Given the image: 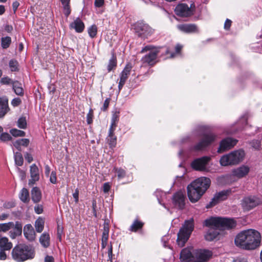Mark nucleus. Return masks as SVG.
<instances>
[{
  "label": "nucleus",
  "mask_w": 262,
  "mask_h": 262,
  "mask_svg": "<svg viewBox=\"0 0 262 262\" xmlns=\"http://www.w3.org/2000/svg\"><path fill=\"white\" fill-rule=\"evenodd\" d=\"M24 234L29 241H33L35 238V233L31 224H27L24 227Z\"/></svg>",
  "instance_id": "obj_20"
},
{
  "label": "nucleus",
  "mask_w": 262,
  "mask_h": 262,
  "mask_svg": "<svg viewBox=\"0 0 262 262\" xmlns=\"http://www.w3.org/2000/svg\"><path fill=\"white\" fill-rule=\"evenodd\" d=\"M109 231V224L108 222H106V220H105L103 224V229L102 234H108Z\"/></svg>",
  "instance_id": "obj_46"
},
{
  "label": "nucleus",
  "mask_w": 262,
  "mask_h": 262,
  "mask_svg": "<svg viewBox=\"0 0 262 262\" xmlns=\"http://www.w3.org/2000/svg\"><path fill=\"white\" fill-rule=\"evenodd\" d=\"M45 220L43 218L39 217L35 222V228L36 231L41 233L44 228Z\"/></svg>",
  "instance_id": "obj_31"
},
{
  "label": "nucleus",
  "mask_w": 262,
  "mask_h": 262,
  "mask_svg": "<svg viewBox=\"0 0 262 262\" xmlns=\"http://www.w3.org/2000/svg\"><path fill=\"white\" fill-rule=\"evenodd\" d=\"M110 189V185L108 183H105L103 186V190L106 193L108 192Z\"/></svg>",
  "instance_id": "obj_60"
},
{
  "label": "nucleus",
  "mask_w": 262,
  "mask_h": 262,
  "mask_svg": "<svg viewBox=\"0 0 262 262\" xmlns=\"http://www.w3.org/2000/svg\"><path fill=\"white\" fill-rule=\"evenodd\" d=\"M19 199L24 203L29 202V193L28 190L26 188H23L19 193Z\"/></svg>",
  "instance_id": "obj_34"
},
{
  "label": "nucleus",
  "mask_w": 262,
  "mask_h": 262,
  "mask_svg": "<svg viewBox=\"0 0 262 262\" xmlns=\"http://www.w3.org/2000/svg\"><path fill=\"white\" fill-rule=\"evenodd\" d=\"M30 172L31 179L29 180V184L30 185L34 184L39 179V169L35 164H33L30 166Z\"/></svg>",
  "instance_id": "obj_19"
},
{
  "label": "nucleus",
  "mask_w": 262,
  "mask_h": 262,
  "mask_svg": "<svg viewBox=\"0 0 262 262\" xmlns=\"http://www.w3.org/2000/svg\"><path fill=\"white\" fill-rule=\"evenodd\" d=\"M117 66V60L116 57L113 55L111 58L109 60V62L107 66L108 72H111L114 69L116 68Z\"/></svg>",
  "instance_id": "obj_36"
},
{
  "label": "nucleus",
  "mask_w": 262,
  "mask_h": 262,
  "mask_svg": "<svg viewBox=\"0 0 262 262\" xmlns=\"http://www.w3.org/2000/svg\"><path fill=\"white\" fill-rule=\"evenodd\" d=\"M11 139V136L8 133H3L0 137V139L3 141H8Z\"/></svg>",
  "instance_id": "obj_47"
},
{
  "label": "nucleus",
  "mask_w": 262,
  "mask_h": 262,
  "mask_svg": "<svg viewBox=\"0 0 262 262\" xmlns=\"http://www.w3.org/2000/svg\"><path fill=\"white\" fill-rule=\"evenodd\" d=\"M146 51H149V53L142 58V61L143 63H147L150 66L154 65L157 62V56L159 52V50L152 46H147L142 49L141 52L143 53Z\"/></svg>",
  "instance_id": "obj_7"
},
{
  "label": "nucleus",
  "mask_w": 262,
  "mask_h": 262,
  "mask_svg": "<svg viewBox=\"0 0 262 262\" xmlns=\"http://www.w3.org/2000/svg\"><path fill=\"white\" fill-rule=\"evenodd\" d=\"M249 171V169L248 167L243 166L234 169L233 171V174L238 178H242L248 174Z\"/></svg>",
  "instance_id": "obj_24"
},
{
  "label": "nucleus",
  "mask_w": 262,
  "mask_h": 262,
  "mask_svg": "<svg viewBox=\"0 0 262 262\" xmlns=\"http://www.w3.org/2000/svg\"><path fill=\"white\" fill-rule=\"evenodd\" d=\"M119 119V113L118 112H116L115 113H114L113 114L111 120L114 121L118 122Z\"/></svg>",
  "instance_id": "obj_55"
},
{
  "label": "nucleus",
  "mask_w": 262,
  "mask_h": 262,
  "mask_svg": "<svg viewBox=\"0 0 262 262\" xmlns=\"http://www.w3.org/2000/svg\"><path fill=\"white\" fill-rule=\"evenodd\" d=\"M261 238V235L258 231L249 229L239 232L235 237L234 243L241 249L251 250L260 246Z\"/></svg>",
  "instance_id": "obj_2"
},
{
  "label": "nucleus",
  "mask_w": 262,
  "mask_h": 262,
  "mask_svg": "<svg viewBox=\"0 0 262 262\" xmlns=\"http://www.w3.org/2000/svg\"><path fill=\"white\" fill-rule=\"evenodd\" d=\"M107 142L110 145V148H114L117 144V137L114 135V132L112 134L108 132V136L107 138Z\"/></svg>",
  "instance_id": "obj_33"
},
{
  "label": "nucleus",
  "mask_w": 262,
  "mask_h": 262,
  "mask_svg": "<svg viewBox=\"0 0 262 262\" xmlns=\"http://www.w3.org/2000/svg\"><path fill=\"white\" fill-rule=\"evenodd\" d=\"M50 181L51 183L53 184H56L57 182V179H56V172L55 171H52L50 178Z\"/></svg>",
  "instance_id": "obj_51"
},
{
  "label": "nucleus",
  "mask_w": 262,
  "mask_h": 262,
  "mask_svg": "<svg viewBox=\"0 0 262 262\" xmlns=\"http://www.w3.org/2000/svg\"><path fill=\"white\" fill-rule=\"evenodd\" d=\"M34 255V249L31 245H17L12 251L13 258L18 262H22L27 259H32Z\"/></svg>",
  "instance_id": "obj_4"
},
{
  "label": "nucleus",
  "mask_w": 262,
  "mask_h": 262,
  "mask_svg": "<svg viewBox=\"0 0 262 262\" xmlns=\"http://www.w3.org/2000/svg\"><path fill=\"white\" fill-rule=\"evenodd\" d=\"M25 158L29 163H31L33 160L32 155L28 152L26 153V154L25 155Z\"/></svg>",
  "instance_id": "obj_59"
},
{
  "label": "nucleus",
  "mask_w": 262,
  "mask_h": 262,
  "mask_svg": "<svg viewBox=\"0 0 262 262\" xmlns=\"http://www.w3.org/2000/svg\"><path fill=\"white\" fill-rule=\"evenodd\" d=\"M169 236L168 235H165L162 237V238L161 239V241L163 243L164 247H167L166 243H167V241L169 240Z\"/></svg>",
  "instance_id": "obj_58"
},
{
  "label": "nucleus",
  "mask_w": 262,
  "mask_h": 262,
  "mask_svg": "<svg viewBox=\"0 0 262 262\" xmlns=\"http://www.w3.org/2000/svg\"><path fill=\"white\" fill-rule=\"evenodd\" d=\"M230 191V190H226L216 193L209 204L207 205L206 207L207 208H210L217 204L219 202L226 200Z\"/></svg>",
  "instance_id": "obj_17"
},
{
  "label": "nucleus",
  "mask_w": 262,
  "mask_h": 262,
  "mask_svg": "<svg viewBox=\"0 0 262 262\" xmlns=\"http://www.w3.org/2000/svg\"><path fill=\"white\" fill-rule=\"evenodd\" d=\"M104 0H95L94 5L96 7H101L104 5Z\"/></svg>",
  "instance_id": "obj_54"
},
{
  "label": "nucleus",
  "mask_w": 262,
  "mask_h": 262,
  "mask_svg": "<svg viewBox=\"0 0 262 262\" xmlns=\"http://www.w3.org/2000/svg\"><path fill=\"white\" fill-rule=\"evenodd\" d=\"M155 195L156 196L158 202L160 204H161L160 199L162 198L163 196H165V193L161 190L157 189L155 192Z\"/></svg>",
  "instance_id": "obj_45"
},
{
  "label": "nucleus",
  "mask_w": 262,
  "mask_h": 262,
  "mask_svg": "<svg viewBox=\"0 0 262 262\" xmlns=\"http://www.w3.org/2000/svg\"><path fill=\"white\" fill-rule=\"evenodd\" d=\"M11 42L10 37L6 36L2 37L1 39V46L3 49H7Z\"/></svg>",
  "instance_id": "obj_39"
},
{
  "label": "nucleus",
  "mask_w": 262,
  "mask_h": 262,
  "mask_svg": "<svg viewBox=\"0 0 262 262\" xmlns=\"http://www.w3.org/2000/svg\"><path fill=\"white\" fill-rule=\"evenodd\" d=\"M113 171L117 173V177L119 179L124 178L126 176V172L124 169L121 168H117L114 167Z\"/></svg>",
  "instance_id": "obj_35"
},
{
  "label": "nucleus",
  "mask_w": 262,
  "mask_h": 262,
  "mask_svg": "<svg viewBox=\"0 0 262 262\" xmlns=\"http://www.w3.org/2000/svg\"><path fill=\"white\" fill-rule=\"evenodd\" d=\"M29 140L26 138L21 139L13 142V145L18 150H20V146H27L29 144Z\"/></svg>",
  "instance_id": "obj_32"
},
{
  "label": "nucleus",
  "mask_w": 262,
  "mask_h": 262,
  "mask_svg": "<svg viewBox=\"0 0 262 262\" xmlns=\"http://www.w3.org/2000/svg\"><path fill=\"white\" fill-rule=\"evenodd\" d=\"M194 229V221L192 219L185 221L178 233L177 242L178 245L182 247L187 242Z\"/></svg>",
  "instance_id": "obj_5"
},
{
  "label": "nucleus",
  "mask_w": 262,
  "mask_h": 262,
  "mask_svg": "<svg viewBox=\"0 0 262 262\" xmlns=\"http://www.w3.org/2000/svg\"><path fill=\"white\" fill-rule=\"evenodd\" d=\"M210 160V158L204 156L194 160L191 163L192 168L197 171H204L207 170V166Z\"/></svg>",
  "instance_id": "obj_11"
},
{
  "label": "nucleus",
  "mask_w": 262,
  "mask_h": 262,
  "mask_svg": "<svg viewBox=\"0 0 262 262\" xmlns=\"http://www.w3.org/2000/svg\"><path fill=\"white\" fill-rule=\"evenodd\" d=\"M192 6H194V4H191L190 7H189L185 4H179L174 9L175 13L181 17L189 16L193 14V10L191 9Z\"/></svg>",
  "instance_id": "obj_15"
},
{
  "label": "nucleus",
  "mask_w": 262,
  "mask_h": 262,
  "mask_svg": "<svg viewBox=\"0 0 262 262\" xmlns=\"http://www.w3.org/2000/svg\"><path fill=\"white\" fill-rule=\"evenodd\" d=\"M13 231H11L10 232V237L14 239L16 236H19L21 234L22 232V225L18 222H16Z\"/></svg>",
  "instance_id": "obj_28"
},
{
  "label": "nucleus",
  "mask_w": 262,
  "mask_h": 262,
  "mask_svg": "<svg viewBox=\"0 0 262 262\" xmlns=\"http://www.w3.org/2000/svg\"><path fill=\"white\" fill-rule=\"evenodd\" d=\"M9 66L12 72L18 71V63L17 60L11 59L10 60Z\"/></svg>",
  "instance_id": "obj_40"
},
{
  "label": "nucleus",
  "mask_w": 262,
  "mask_h": 262,
  "mask_svg": "<svg viewBox=\"0 0 262 262\" xmlns=\"http://www.w3.org/2000/svg\"><path fill=\"white\" fill-rule=\"evenodd\" d=\"M17 126L19 128L21 129H25L27 127V121L26 117H21L18 119L17 122Z\"/></svg>",
  "instance_id": "obj_41"
},
{
  "label": "nucleus",
  "mask_w": 262,
  "mask_h": 262,
  "mask_svg": "<svg viewBox=\"0 0 262 262\" xmlns=\"http://www.w3.org/2000/svg\"><path fill=\"white\" fill-rule=\"evenodd\" d=\"M31 198L33 202L35 203L39 202L41 199V193L39 189L34 187L31 190Z\"/></svg>",
  "instance_id": "obj_27"
},
{
  "label": "nucleus",
  "mask_w": 262,
  "mask_h": 262,
  "mask_svg": "<svg viewBox=\"0 0 262 262\" xmlns=\"http://www.w3.org/2000/svg\"><path fill=\"white\" fill-rule=\"evenodd\" d=\"M70 27L71 28L75 29L77 32L81 33L84 30V25L79 18H77L70 24Z\"/></svg>",
  "instance_id": "obj_23"
},
{
  "label": "nucleus",
  "mask_w": 262,
  "mask_h": 262,
  "mask_svg": "<svg viewBox=\"0 0 262 262\" xmlns=\"http://www.w3.org/2000/svg\"><path fill=\"white\" fill-rule=\"evenodd\" d=\"M203 225L209 228L205 235V239L212 241L220 235L219 230L234 228L236 226V222L233 219L211 216L204 221Z\"/></svg>",
  "instance_id": "obj_1"
},
{
  "label": "nucleus",
  "mask_w": 262,
  "mask_h": 262,
  "mask_svg": "<svg viewBox=\"0 0 262 262\" xmlns=\"http://www.w3.org/2000/svg\"><path fill=\"white\" fill-rule=\"evenodd\" d=\"M132 69V64L130 63L127 64L120 74V80L126 82L130 74Z\"/></svg>",
  "instance_id": "obj_25"
},
{
  "label": "nucleus",
  "mask_w": 262,
  "mask_h": 262,
  "mask_svg": "<svg viewBox=\"0 0 262 262\" xmlns=\"http://www.w3.org/2000/svg\"><path fill=\"white\" fill-rule=\"evenodd\" d=\"M50 235L48 233L44 232L39 237V242L42 247L47 248L50 246Z\"/></svg>",
  "instance_id": "obj_29"
},
{
  "label": "nucleus",
  "mask_w": 262,
  "mask_h": 262,
  "mask_svg": "<svg viewBox=\"0 0 262 262\" xmlns=\"http://www.w3.org/2000/svg\"><path fill=\"white\" fill-rule=\"evenodd\" d=\"M34 210L36 213L39 214L43 212V207L41 205H37L34 207Z\"/></svg>",
  "instance_id": "obj_49"
},
{
  "label": "nucleus",
  "mask_w": 262,
  "mask_h": 262,
  "mask_svg": "<svg viewBox=\"0 0 262 262\" xmlns=\"http://www.w3.org/2000/svg\"><path fill=\"white\" fill-rule=\"evenodd\" d=\"M186 196L183 192H176L172 196V203L174 207L179 209H183L185 205Z\"/></svg>",
  "instance_id": "obj_14"
},
{
  "label": "nucleus",
  "mask_w": 262,
  "mask_h": 262,
  "mask_svg": "<svg viewBox=\"0 0 262 262\" xmlns=\"http://www.w3.org/2000/svg\"><path fill=\"white\" fill-rule=\"evenodd\" d=\"M210 180L206 177H200L187 186V194L192 203L197 202L210 185Z\"/></svg>",
  "instance_id": "obj_3"
},
{
  "label": "nucleus",
  "mask_w": 262,
  "mask_h": 262,
  "mask_svg": "<svg viewBox=\"0 0 262 262\" xmlns=\"http://www.w3.org/2000/svg\"><path fill=\"white\" fill-rule=\"evenodd\" d=\"M194 251L191 252L189 249H183L180 254V259L186 262H193L194 259Z\"/></svg>",
  "instance_id": "obj_21"
},
{
  "label": "nucleus",
  "mask_w": 262,
  "mask_h": 262,
  "mask_svg": "<svg viewBox=\"0 0 262 262\" xmlns=\"http://www.w3.org/2000/svg\"><path fill=\"white\" fill-rule=\"evenodd\" d=\"M21 103V100L19 98H14L11 101V104L14 107L18 106Z\"/></svg>",
  "instance_id": "obj_48"
},
{
  "label": "nucleus",
  "mask_w": 262,
  "mask_h": 262,
  "mask_svg": "<svg viewBox=\"0 0 262 262\" xmlns=\"http://www.w3.org/2000/svg\"><path fill=\"white\" fill-rule=\"evenodd\" d=\"M237 142L236 139L230 137L223 139L220 142L217 152L221 153L231 149L236 145Z\"/></svg>",
  "instance_id": "obj_16"
},
{
  "label": "nucleus",
  "mask_w": 262,
  "mask_h": 262,
  "mask_svg": "<svg viewBox=\"0 0 262 262\" xmlns=\"http://www.w3.org/2000/svg\"><path fill=\"white\" fill-rule=\"evenodd\" d=\"M9 110L8 99L0 98V118H3Z\"/></svg>",
  "instance_id": "obj_22"
},
{
  "label": "nucleus",
  "mask_w": 262,
  "mask_h": 262,
  "mask_svg": "<svg viewBox=\"0 0 262 262\" xmlns=\"http://www.w3.org/2000/svg\"><path fill=\"white\" fill-rule=\"evenodd\" d=\"M62 233V229L60 228L59 226L57 228V236L59 240H61V234Z\"/></svg>",
  "instance_id": "obj_63"
},
{
  "label": "nucleus",
  "mask_w": 262,
  "mask_h": 262,
  "mask_svg": "<svg viewBox=\"0 0 262 262\" xmlns=\"http://www.w3.org/2000/svg\"><path fill=\"white\" fill-rule=\"evenodd\" d=\"M17 170L19 173V177L20 178L21 180H23L26 178V172L25 171L20 169L19 168H17Z\"/></svg>",
  "instance_id": "obj_56"
},
{
  "label": "nucleus",
  "mask_w": 262,
  "mask_h": 262,
  "mask_svg": "<svg viewBox=\"0 0 262 262\" xmlns=\"http://www.w3.org/2000/svg\"><path fill=\"white\" fill-rule=\"evenodd\" d=\"M73 196L75 199V203H78L79 201V190L77 188L73 193Z\"/></svg>",
  "instance_id": "obj_57"
},
{
  "label": "nucleus",
  "mask_w": 262,
  "mask_h": 262,
  "mask_svg": "<svg viewBox=\"0 0 262 262\" xmlns=\"http://www.w3.org/2000/svg\"><path fill=\"white\" fill-rule=\"evenodd\" d=\"M14 224L13 222L0 224V232H6L13 228Z\"/></svg>",
  "instance_id": "obj_37"
},
{
  "label": "nucleus",
  "mask_w": 262,
  "mask_h": 262,
  "mask_svg": "<svg viewBox=\"0 0 262 262\" xmlns=\"http://www.w3.org/2000/svg\"><path fill=\"white\" fill-rule=\"evenodd\" d=\"M5 250H0V259L1 260H5L7 257L6 254L5 252Z\"/></svg>",
  "instance_id": "obj_62"
},
{
  "label": "nucleus",
  "mask_w": 262,
  "mask_h": 262,
  "mask_svg": "<svg viewBox=\"0 0 262 262\" xmlns=\"http://www.w3.org/2000/svg\"><path fill=\"white\" fill-rule=\"evenodd\" d=\"M63 7L64 10V14L67 17H68L71 13L70 4L63 5Z\"/></svg>",
  "instance_id": "obj_50"
},
{
  "label": "nucleus",
  "mask_w": 262,
  "mask_h": 262,
  "mask_svg": "<svg viewBox=\"0 0 262 262\" xmlns=\"http://www.w3.org/2000/svg\"><path fill=\"white\" fill-rule=\"evenodd\" d=\"M215 138L216 136L212 132L206 131L203 134L202 139L192 148V150L196 151L202 150L211 144Z\"/></svg>",
  "instance_id": "obj_8"
},
{
  "label": "nucleus",
  "mask_w": 262,
  "mask_h": 262,
  "mask_svg": "<svg viewBox=\"0 0 262 262\" xmlns=\"http://www.w3.org/2000/svg\"><path fill=\"white\" fill-rule=\"evenodd\" d=\"M110 101V98H106L103 103V106L101 108V110L103 111H105L107 110V107H108L109 103Z\"/></svg>",
  "instance_id": "obj_53"
},
{
  "label": "nucleus",
  "mask_w": 262,
  "mask_h": 262,
  "mask_svg": "<svg viewBox=\"0 0 262 262\" xmlns=\"http://www.w3.org/2000/svg\"><path fill=\"white\" fill-rule=\"evenodd\" d=\"M10 133L14 137H24L25 136V133L16 128H13L10 130Z\"/></svg>",
  "instance_id": "obj_43"
},
{
  "label": "nucleus",
  "mask_w": 262,
  "mask_h": 262,
  "mask_svg": "<svg viewBox=\"0 0 262 262\" xmlns=\"http://www.w3.org/2000/svg\"><path fill=\"white\" fill-rule=\"evenodd\" d=\"M261 203V200L256 196L245 197L242 201V206L245 211H249Z\"/></svg>",
  "instance_id": "obj_10"
},
{
  "label": "nucleus",
  "mask_w": 262,
  "mask_h": 262,
  "mask_svg": "<svg viewBox=\"0 0 262 262\" xmlns=\"http://www.w3.org/2000/svg\"><path fill=\"white\" fill-rule=\"evenodd\" d=\"M0 83L3 85H12V90L16 95L24 96V90L23 84L19 81L13 80L8 76H5L1 79Z\"/></svg>",
  "instance_id": "obj_9"
},
{
  "label": "nucleus",
  "mask_w": 262,
  "mask_h": 262,
  "mask_svg": "<svg viewBox=\"0 0 262 262\" xmlns=\"http://www.w3.org/2000/svg\"><path fill=\"white\" fill-rule=\"evenodd\" d=\"M45 262H54V258L51 256L47 255L45 257Z\"/></svg>",
  "instance_id": "obj_64"
},
{
  "label": "nucleus",
  "mask_w": 262,
  "mask_h": 262,
  "mask_svg": "<svg viewBox=\"0 0 262 262\" xmlns=\"http://www.w3.org/2000/svg\"><path fill=\"white\" fill-rule=\"evenodd\" d=\"M14 159L16 165L20 166L23 164L24 159L20 152H16L14 154Z\"/></svg>",
  "instance_id": "obj_38"
},
{
  "label": "nucleus",
  "mask_w": 262,
  "mask_h": 262,
  "mask_svg": "<svg viewBox=\"0 0 262 262\" xmlns=\"http://www.w3.org/2000/svg\"><path fill=\"white\" fill-rule=\"evenodd\" d=\"M177 28L181 31L186 33H199V29L195 24H181L177 26Z\"/></svg>",
  "instance_id": "obj_18"
},
{
  "label": "nucleus",
  "mask_w": 262,
  "mask_h": 262,
  "mask_svg": "<svg viewBox=\"0 0 262 262\" xmlns=\"http://www.w3.org/2000/svg\"><path fill=\"white\" fill-rule=\"evenodd\" d=\"M143 225L144 223L139 221L137 219L135 220L130 226L129 230L132 232H136L138 230L142 229Z\"/></svg>",
  "instance_id": "obj_30"
},
{
  "label": "nucleus",
  "mask_w": 262,
  "mask_h": 262,
  "mask_svg": "<svg viewBox=\"0 0 262 262\" xmlns=\"http://www.w3.org/2000/svg\"><path fill=\"white\" fill-rule=\"evenodd\" d=\"M93 111L92 109L89 110V112L86 115V122L88 124H90L93 122Z\"/></svg>",
  "instance_id": "obj_44"
},
{
  "label": "nucleus",
  "mask_w": 262,
  "mask_h": 262,
  "mask_svg": "<svg viewBox=\"0 0 262 262\" xmlns=\"http://www.w3.org/2000/svg\"><path fill=\"white\" fill-rule=\"evenodd\" d=\"M231 25V21L229 20V19H227L226 20L224 24V28L226 30H228Z\"/></svg>",
  "instance_id": "obj_61"
},
{
  "label": "nucleus",
  "mask_w": 262,
  "mask_h": 262,
  "mask_svg": "<svg viewBox=\"0 0 262 262\" xmlns=\"http://www.w3.org/2000/svg\"><path fill=\"white\" fill-rule=\"evenodd\" d=\"M88 31L89 36L91 38H94L96 36L97 32V28L96 25H93L88 29Z\"/></svg>",
  "instance_id": "obj_42"
},
{
  "label": "nucleus",
  "mask_w": 262,
  "mask_h": 262,
  "mask_svg": "<svg viewBox=\"0 0 262 262\" xmlns=\"http://www.w3.org/2000/svg\"><path fill=\"white\" fill-rule=\"evenodd\" d=\"M135 30L138 35L142 37H146L154 32V30L151 27L142 21L136 24Z\"/></svg>",
  "instance_id": "obj_12"
},
{
  "label": "nucleus",
  "mask_w": 262,
  "mask_h": 262,
  "mask_svg": "<svg viewBox=\"0 0 262 262\" xmlns=\"http://www.w3.org/2000/svg\"><path fill=\"white\" fill-rule=\"evenodd\" d=\"M118 122L116 121H114L111 120V124L109 128V132H110L111 134L112 133V132H114L115 128L117 126Z\"/></svg>",
  "instance_id": "obj_52"
},
{
  "label": "nucleus",
  "mask_w": 262,
  "mask_h": 262,
  "mask_svg": "<svg viewBox=\"0 0 262 262\" xmlns=\"http://www.w3.org/2000/svg\"><path fill=\"white\" fill-rule=\"evenodd\" d=\"M193 262H206L212 256L211 251L208 250H196L194 251Z\"/></svg>",
  "instance_id": "obj_13"
},
{
  "label": "nucleus",
  "mask_w": 262,
  "mask_h": 262,
  "mask_svg": "<svg viewBox=\"0 0 262 262\" xmlns=\"http://www.w3.org/2000/svg\"><path fill=\"white\" fill-rule=\"evenodd\" d=\"M12 248V244L9 241L7 237H0V249L3 250H9Z\"/></svg>",
  "instance_id": "obj_26"
},
{
  "label": "nucleus",
  "mask_w": 262,
  "mask_h": 262,
  "mask_svg": "<svg viewBox=\"0 0 262 262\" xmlns=\"http://www.w3.org/2000/svg\"><path fill=\"white\" fill-rule=\"evenodd\" d=\"M245 156L244 151L241 149L234 150L228 154L223 156L220 162L221 165L226 166L228 165H235L238 164L243 160Z\"/></svg>",
  "instance_id": "obj_6"
}]
</instances>
